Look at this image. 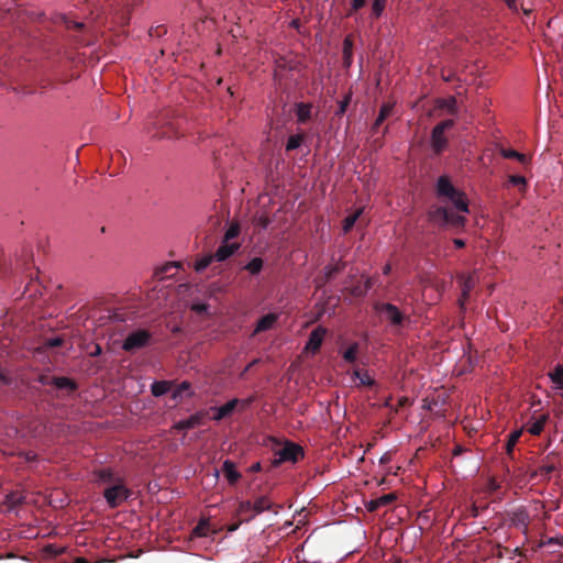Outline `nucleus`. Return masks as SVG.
Wrapping results in <instances>:
<instances>
[{"instance_id":"obj_1","label":"nucleus","mask_w":563,"mask_h":563,"mask_svg":"<svg viewBox=\"0 0 563 563\" xmlns=\"http://www.w3.org/2000/svg\"><path fill=\"white\" fill-rule=\"evenodd\" d=\"M437 194L443 201L450 202L454 210L440 206L430 211V219L441 225L461 228L465 223V216L470 212L466 196L453 186L446 176L439 177Z\"/></svg>"},{"instance_id":"obj_2","label":"nucleus","mask_w":563,"mask_h":563,"mask_svg":"<svg viewBox=\"0 0 563 563\" xmlns=\"http://www.w3.org/2000/svg\"><path fill=\"white\" fill-rule=\"evenodd\" d=\"M36 345L30 352H46L51 349H60L64 352H74L79 349L67 331H54L51 322H41L40 332L35 336Z\"/></svg>"},{"instance_id":"obj_3","label":"nucleus","mask_w":563,"mask_h":563,"mask_svg":"<svg viewBox=\"0 0 563 563\" xmlns=\"http://www.w3.org/2000/svg\"><path fill=\"white\" fill-rule=\"evenodd\" d=\"M152 335L150 332L143 329H139L130 332L125 338L121 340L113 339L111 350L123 349L131 351L135 349H142L150 344Z\"/></svg>"},{"instance_id":"obj_4","label":"nucleus","mask_w":563,"mask_h":563,"mask_svg":"<svg viewBox=\"0 0 563 563\" xmlns=\"http://www.w3.org/2000/svg\"><path fill=\"white\" fill-rule=\"evenodd\" d=\"M454 121L452 119L444 120L438 123L431 132L430 145L435 153H441L448 145L445 131L453 128Z\"/></svg>"},{"instance_id":"obj_5","label":"nucleus","mask_w":563,"mask_h":563,"mask_svg":"<svg viewBox=\"0 0 563 563\" xmlns=\"http://www.w3.org/2000/svg\"><path fill=\"white\" fill-rule=\"evenodd\" d=\"M452 466L462 476H471L475 474L479 468V460L474 454L460 455L452 459Z\"/></svg>"},{"instance_id":"obj_6","label":"nucleus","mask_w":563,"mask_h":563,"mask_svg":"<svg viewBox=\"0 0 563 563\" xmlns=\"http://www.w3.org/2000/svg\"><path fill=\"white\" fill-rule=\"evenodd\" d=\"M303 455L302 448L298 444L287 442L284 446L275 451V464L284 462H297Z\"/></svg>"},{"instance_id":"obj_7","label":"nucleus","mask_w":563,"mask_h":563,"mask_svg":"<svg viewBox=\"0 0 563 563\" xmlns=\"http://www.w3.org/2000/svg\"><path fill=\"white\" fill-rule=\"evenodd\" d=\"M280 317V311H271L262 316L255 323L252 336L275 330L278 327Z\"/></svg>"},{"instance_id":"obj_8","label":"nucleus","mask_w":563,"mask_h":563,"mask_svg":"<svg viewBox=\"0 0 563 563\" xmlns=\"http://www.w3.org/2000/svg\"><path fill=\"white\" fill-rule=\"evenodd\" d=\"M250 402H251V399L240 400L238 398H234L220 407L213 408V410H214L213 419L217 421H220L221 419L232 415V412L234 411V409L238 406H240L241 409H245L250 405Z\"/></svg>"},{"instance_id":"obj_9","label":"nucleus","mask_w":563,"mask_h":563,"mask_svg":"<svg viewBox=\"0 0 563 563\" xmlns=\"http://www.w3.org/2000/svg\"><path fill=\"white\" fill-rule=\"evenodd\" d=\"M104 498L110 507H117L128 498V490L122 485H114L106 489Z\"/></svg>"},{"instance_id":"obj_10","label":"nucleus","mask_w":563,"mask_h":563,"mask_svg":"<svg viewBox=\"0 0 563 563\" xmlns=\"http://www.w3.org/2000/svg\"><path fill=\"white\" fill-rule=\"evenodd\" d=\"M459 280L462 287V298L460 299V306L463 307L465 300L468 297L470 291L474 288V286L479 280V276L477 272H473L472 274H462L459 276Z\"/></svg>"},{"instance_id":"obj_11","label":"nucleus","mask_w":563,"mask_h":563,"mask_svg":"<svg viewBox=\"0 0 563 563\" xmlns=\"http://www.w3.org/2000/svg\"><path fill=\"white\" fill-rule=\"evenodd\" d=\"M379 313L386 321H388L393 325H399L404 319V316L400 312V310L391 303L382 305V307L379 308Z\"/></svg>"},{"instance_id":"obj_12","label":"nucleus","mask_w":563,"mask_h":563,"mask_svg":"<svg viewBox=\"0 0 563 563\" xmlns=\"http://www.w3.org/2000/svg\"><path fill=\"white\" fill-rule=\"evenodd\" d=\"M325 335V330L323 328H317L313 330L305 346V352H316L320 349L322 341Z\"/></svg>"},{"instance_id":"obj_13","label":"nucleus","mask_w":563,"mask_h":563,"mask_svg":"<svg viewBox=\"0 0 563 563\" xmlns=\"http://www.w3.org/2000/svg\"><path fill=\"white\" fill-rule=\"evenodd\" d=\"M239 249L236 243H230L222 241L220 246L217 249L213 257L217 262H224L229 257H231Z\"/></svg>"},{"instance_id":"obj_14","label":"nucleus","mask_w":563,"mask_h":563,"mask_svg":"<svg viewBox=\"0 0 563 563\" xmlns=\"http://www.w3.org/2000/svg\"><path fill=\"white\" fill-rule=\"evenodd\" d=\"M202 422H203V415L201 412H197L187 419H183V420L178 421L175 424V428L178 430H188V429H192L198 426H201Z\"/></svg>"},{"instance_id":"obj_15","label":"nucleus","mask_w":563,"mask_h":563,"mask_svg":"<svg viewBox=\"0 0 563 563\" xmlns=\"http://www.w3.org/2000/svg\"><path fill=\"white\" fill-rule=\"evenodd\" d=\"M25 500V496L19 492H11L5 495L4 505L8 511H14L18 505Z\"/></svg>"},{"instance_id":"obj_16","label":"nucleus","mask_w":563,"mask_h":563,"mask_svg":"<svg viewBox=\"0 0 563 563\" xmlns=\"http://www.w3.org/2000/svg\"><path fill=\"white\" fill-rule=\"evenodd\" d=\"M223 473L230 484H234L241 477V474L235 468V464L230 460L223 462Z\"/></svg>"},{"instance_id":"obj_17","label":"nucleus","mask_w":563,"mask_h":563,"mask_svg":"<svg viewBox=\"0 0 563 563\" xmlns=\"http://www.w3.org/2000/svg\"><path fill=\"white\" fill-rule=\"evenodd\" d=\"M192 395V390L190 384L187 382H183L178 385L172 394L174 400H181L184 398L190 397Z\"/></svg>"},{"instance_id":"obj_18","label":"nucleus","mask_w":563,"mask_h":563,"mask_svg":"<svg viewBox=\"0 0 563 563\" xmlns=\"http://www.w3.org/2000/svg\"><path fill=\"white\" fill-rule=\"evenodd\" d=\"M170 389V382L155 380L151 385V391L155 397H161L167 394Z\"/></svg>"},{"instance_id":"obj_19","label":"nucleus","mask_w":563,"mask_h":563,"mask_svg":"<svg viewBox=\"0 0 563 563\" xmlns=\"http://www.w3.org/2000/svg\"><path fill=\"white\" fill-rule=\"evenodd\" d=\"M51 384L60 390L71 391L76 388L75 383L67 377H55L51 380Z\"/></svg>"},{"instance_id":"obj_20","label":"nucleus","mask_w":563,"mask_h":563,"mask_svg":"<svg viewBox=\"0 0 563 563\" xmlns=\"http://www.w3.org/2000/svg\"><path fill=\"white\" fill-rule=\"evenodd\" d=\"M548 419V415H541L539 418H537L533 422L530 423V426L528 427V431L534 435L540 434Z\"/></svg>"},{"instance_id":"obj_21","label":"nucleus","mask_w":563,"mask_h":563,"mask_svg":"<svg viewBox=\"0 0 563 563\" xmlns=\"http://www.w3.org/2000/svg\"><path fill=\"white\" fill-rule=\"evenodd\" d=\"M438 107L446 109V111L451 114L457 113V104L455 97H449L438 100Z\"/></svg>"},{"instance_id":"obj_22","label":"nucleus","mask_w":563,"mask_h":563,"mask_svg":"<svg viewBox=\"0 0 563 563\" xmlns=\"http://www.w3.org/2000/svg\"><path fill=\"white\" fill-rule=\"evenodd\" d=\"M550 379L553 382L556 388H563V366L556 365L555 368L549 373Z\"/></svg>"},{"instance_id":"obj_23","label":"nucleus","mask_w":563,"mask_h":563,"mask_svg":"<svg viewBox=\"0 0 563 563\" xmlns=\"http://www.w3.org/2000/svg\"><path fill=\"white\" fill-rule=\"evenodd\" d=\"M394 499H395V495H393V494L383 495L374 500H371L368 503V508H369V510L377 509L382 506H385V505L391 503Z\"/></svg>"},{"instance_id":"obj_24","label":"nucleus","mask_w":563,"mask_h":563,"mask_svg":"<svg viewBox=\"0 0 563 563\" xmlns=\"http://www.w3.org/2000/svg\"><path fill=\"white\" fill-rule=\"evenodd\" d=\"M263 268V260L260 257L252 258L245 266L244 269H246L251 275H257Z\"/></svg>"},{"instance_id":"obj_25","label":"nucleus","mask_w":563,"mask_h":563,"mask_svg":"<svg viewBox=\"0 0 563 563\" xmlns=\"http://www.w3.org/2000/svg\"><path fill=\"white\" fill-rule=\"evenodd\" d=\"M311 113V107L306 103H299L297 106V118L300 123L307 121Z\"/></svg>"},{"instance_id":"obj_26","label":"nucleus","mask_w":563,"mask_h":563,"mask_svg":"<svg viewBox=\"0 0 563 563\" xmlns=\"http://www.w3.org/2000/svg\"><path fill=\"white\" fill-rule=\"evenodd\" d=\"M214 260L213 255L208 254L203 255L202 257L198 258L195 263V269L196 272H203Z\"/></svg>"},{"instance_id":"obj_27","label":"nucleus","mask_w":563,"mask_h":563,"mask_svg":"<svg viewBox=\"0 0 563 563\" xmlns=\"http://www.w3.org/2000/svg\"><path fill=\"white\" fill-rule=\"evenodd\" d=\"M255 514H262L265 510L271 509V503L266 497H260L252 504Z\"/></svg>"},{"instance_id":"obj_28","label":"nucleus","mask_w":563,"mask_h":563,"mask_svg":"<svg viewBox=\"0 0 563 563\" xmlns=\"http://www.w3.org/2000/svg\"><path fill=\"white\" fill-rule=\"evenodd\" d=\"M361 213H362V209H358L353 214L347 216L343 220V231L345 233L349 232L353 228L354 223L356 222V220L358 219Z\"/></svg>"},{"instance_id":"obj_29","label":"nucleus","mask_w":563,"mask_h":563,"mask_svg":"<svg viewBox=\"0 0 563 563\" xmlns=\"http://www.w3.org/2000/svg\"><path fill=\"white\" fill-rule=\"evenodd\" d=\"M386 2H387V0H373V3H372V16L373 18L377 19L383 14L384 9L386 7Z\"/></svg>"},{"instance_id":"obj_30","label":"nucleus","mask_w":563,"mask_h":563,"mask_svg":"<svg viewBox=\"0 0 563 563\" xmlns=\"http://www.w3.org/2000/svg\"><path fill=\"white\" fill-rule=\"evenodd\" d=\"M352 46H353L352 41L349 37H346L343 42V56H344V62L347 66L351 64Z\"/></svg>"},{"instance_id":"obj_31","label":"nucleus","mask_w":563,"mask_h":563,"mask_svg":"<svg viewBox=\"0 0 563 563\" xmlns=\"http://www.w3.org/2000/svg\"><path fill=\"white\" fill-rule=\"evenodd\" d=\"M209 305L206 302L196 301L191 303V310L198 316L209 314Z\"/></svg>"},{"instance_id":"obj_32","label":"nucleus","mask_w":563,"mask_h":563,"mask_svg":"<svg viewBox=\"0 0 563 563\" xmlns=\"http://www.w3.org/2000/svg\"><path fill=\"white\" fill-rule=\"evenodd\" d=\"M501 155L505 158H516L521 163H526V161H527L526 155H523L517 151H514V150H501Z\"/></svg>"},{"instance_id":"obj_33","label":"nucleus","mask_w":563,"mask_h":563,"mask_svg":"<svg viewBox=\"0 0 563 563\" xmlns=\"http://www.w3.org/2000/svg\"><path fill=\"white\" fill-rule=\"evenodd\" d=\"M302 143V137L300 135H290L286 143V150L292 151L298 148Z\"/></svg>"},{"instance_id":"obj_34","label":"nucleus","mask_w":563,"mask_h":563,"mask_svg":"<svg viewBox=\"0 0 563 563\" xmlns=\"http://www.w3.org/2000/svg\"><path fill=\"white\" fill-rule=\"evenodd\" d=\"M444 404V398L438 397L434 400L424 399L422 404V408L427 410H434L438 407H441Z\"/></svg>"},{"instance_id":"obj_35","label":"nucleus","mask_w":563,"mask_h":563,"mask_svg":"<svg viewBox=\"0 0 563 563\" xmlns=\"http://www.w3.org/2000/svg\"><path fill=\"white\" fill-rule=\"evenodd\" d=\"M240 233V228L238 224L233 223L231 224L225 233H224V238H223V241L225 242H230L232 239L236 238Z\"/></svg>"},{"instance_id":"obj_36","label":"nucleus","mask_w":563,"mask_h":563,"mask_svg":"<svg viewBox=\"0 0 563 563\" xmlns=\"http://www.w3.org/2000/svg\"><path fill=\"white\" fill-rule=\"evenodd\" d=\"M354 375L360 379L363 385H372L373 379L367 371L356 369Z\"/></svg>"},{"instance_id":"obj_37","label":"nucleus","mask_w":563,"mask_h":563,"mask_svg":"<svg viewBox=\"0 0 563 563\" xmlns=\"http://www.w3.org/2000/svg\"><path fill=\"white\" fill-rule=\"evenodd\" d=\"M522 433V429H519V430H516L514 431L510 435H509V439L507 441V451L508 453H510L514 449V446L516 445L519 437L521 435Z\"/></svg>"},{"instance_id":"obj_38","label":"nucleus","mask_w":563,"mask_h":563,"mask_svg":"<svg viewBox=\"0 0 563 563\" xmlns=\"http://www.w3.org/2000/svg\"><path fill=\"white\" fill-rule=\"evenodd\" d=\"M527 514L525 511V509L522 508H518L515 512H514V521L517 522V525H521V526H525L526 525V520H527Z\"/></svg>"},{"instance_id":"obj_39","label":"nucleus","mask_w":563,"mask_h":563,"mask_svg":"<svg viewBox=\"0 0 563 563\" xmlns=\"http://www.w3.org/2000/svg\"><path fill=\"white\" fill-rule=\"evenodd\" d=\"M390 111H391L390 106H388V104L383 106L379 111V115L376 119L375 124L379 125L385 120V118L389 114Z\"/></svg>"},{"instance_id":"obj_40","label":"nucleus","mask_w":563,"mask_h":563,"mask_svg":"<svg viewBox=\"0 0 563 563\" xmlns=\"http://www.w3.org/2000/svg\"><path fill=\"white\" fill-rule=\"evenodd\" d=\"M209 522L208 521H201L194 530V533L198 537H205L207 536V528Z\"/></svg>"},{"instance_id":"obj_41","label":"nucleus","mask_w":563,"mask_h":563,"mask_svg":"<svg viewBox=\"0 0 563 563\" xmlns=\"http://www.w3.org/2000/svg\"><path fill=\"white\" fill-rule=\"evenodd\" d=\"M509 183L514 186H522L523 188L526 187V184H527V180L523 176H519V175H512L509 177Z\"/></svg>"},{"instance_id":"obj_42","label":"nucleus","mask_w":563,"mask_h":563,"mask_svg":"<svg viewBox=\"0 0 563 563\" xmlns=\"http://www.w3.org/2000/svg\"><path fill=\"white\" fill-rule=\"evenodd\" d=\"M351 101V95H346L340 102L336 114H343L346 111V108Z\"/></svg>"},{"instance_id":"obj_43","label":"nucleus","mask_w":563,"mask_h":563,"mask_svg":"<svg viewBox=\"0 0 563 563\" xmlns=\"http://www.w3.org/2000/svg\"><path fill=\"white\" fill-rule=\"evenodd\" d=\"M253 510V506L251 501H242L239 506V514L247 512Z\"/></svg>"},{"instance_id":"obj_44","label":"nucleus","mask_w":563,"mask_h":563,"mask_svg":"<svg viewBox=\"0 0 563 563\" xmlns=\"http://www.w3.org/2000/svg\"><path fill=\"white\" fill-rule=\"evenodd\" d=\"M60 19L63 20L64 24L67 27H78L79 29V27L82 26V23H80V22H73L68 18H66L65 15H62Z\"/></svg>"},{"instance_id":"obj_45","label":"nucleus","mask_w":563,"mask_h":563,"mask_svg":"<svg viewBox=\"0 0 563 563\" xmlns=\"http://www.w3.org/2000/svg\"><path fill=\"white\" fill-rule=\"evenodd\" d=\"M366 0H351V10L357 11L364 7Z\"/></svg>"},{"instance_id":"obj_46","label":"nucleus","mask_w":563,"mask_h":563,"mask_svg":"<svg viewBox=\"0 0 563 563\" xmlns=\"http://www.w3.org/2000/svg\"><path fill=\"white\" fill-rule=\"evenodd\" d=\"M556 468L554 464H548L542 466L539 472L544 473V475H548L549 473L553 472Z\"/></svg>"},{"instance_id":"obj_47","label":"nucleus","mask_w":563,"mask_h":563,"mask_svg":"<svg viewBox=\"0 0 563 563\" xmlns=\"http://www.w3.org/2000/svg\"><path fill=\"white\" fill-rule=\"evenodd\" d=\"M98 476L100 478V481L104 482L107 481V478L110 477V471L109 470H101L98 472Z\"/></svg>"},{"instance_id":"obj_48","label":"nucleus","mask_w":563,"mask_h":563,"mask_svg":"<svg viewBox=\"0 0 563 563\" xmlns=\"http://www.w3.org/2000/svg\"><path fill=\"white\" fill-rule=\"evenodd\" d=\"M505 2L507 3V5L512 10V11H518L519 10V5L517 3V0H505Z\"/></svg>"},{"instance_id":"obj_49","label":"nucleus","mask_w":563,"mask_h":563,"mask_svg":"<svg viewBox=\"0 0 563 563\" xmlns=\"http://www.w3.org/2000/svg\"><path fill=\"white\" fill-rule=\"evenodd\" d=\"M372 287V283H371V279L367 278L366 282H365V286H364V289L363 290H360L358 291V295H362V294H365L366 291H368Z\"/></svg>"},{"instance_id":"obj_50","label":"nucleus","mask_w":563,"mask_h":563,"mask_svg":"<svg viewBox=\"0 0 563 563\" xmlns=\"http://www.w3.org/2000/svg\"><path fill=\"white\" fill-rule=\"evenodd\" d=\"M23 456H24L25 461H27V462L35 460V454L32 452H25V453H23Z\"/></svg>"},{"instance_id":"obj_51","label":"nucleus","mask_w":563,"mask_h":563,"mask_svg":"<svg viewBox=\"0 0 563 563\" xmlns=\"http://www.w3.org/2000/svg\"><path fill=\"white\" fill-rule=\"evenodd\" d=\"M344 355V358L347 361V362H353L355 361V356L356 354H350V353H346V354H343Z\"/></svg>"},{"instance_id":"obj_52","label":"nucleus","mask_w":563,"mask_h":563,"mask_svg":"<svg viewBox=\"0 0 563 563\" xmlns=\"http://www.w3.org/2000/svg\"><path fill=\"white\" fill-rule=\"evenodd\" d=\"M211 475H212L213 481H214V482H217V481H218V478H219V476H220V472H219V470H218V468H214V470L212 471Z\"/></svg>"},{"instance_id":"obj_53","label":"nucleus","mask_w":563,"mask_h":563,"mask_svg":"<svg viewBox=\"0 0 563 563\" xmlns=\"http://www.w3.org/2000/svg\"><path fill=\"white\" fill-rule=\"evenodd\" d=\"M453 453H454L453 457H456V455H457V454H460V455H464V454H463V449H462L460 445H457V446L454 449V452H453Z\"/></svg>"},{"instance_id":"obj_54","label":"nucleus","mask_w":563,"mask_h":563,"mask_svg":"<svg viewBox=\"0 0 563 563\" xmlns=\"http://www.w3.org/2000/svg\"><path fill=\"white\" fill-rule=\"evenodd\" d=\"M390 271H391V266H390V264H386V265L383 267V274H384V275L389 274V273H390Z\"/></svg>"},{"instance_id":"obj_55","label":"nucleus","mask_w":563,"mask_h":563,"mask_svg":"<svg viewBox=\"0 0 563 563\" xmlns=\"http://www.w3.org/2000/svg\"><path fill=\"white\" fill-rule=\"evenodd\" d=\"M462 360H467L473 365L472 354H462Z\"/></svg>"},{"instance_id":"obj_56","label":"nucleus","mask_w":563,"mask_h":563,"mask_svg":"<svg viewBox=\"0 0 563 563\" xmlns=\"http://www.w3.org/2000/svg\"><path fill=\"white\" fill-rule=\"evenodd\" d=\"M454 244L456 247H463L465 243L463 240L456 239L454 240Z\"/></svg>"},{"instance_id":"obj_57","label":"nucleus","mask_w":563,"mask_h":563,"mask_svg":"<svg viewBox=\"0 0 563 563\" xmlns=\"http://www.w3.org/2000/svg\"><path fill=\"white\" fill-rule=\"evenodd\" d=\"M90 352H102V349L99 344H93V350H91Z\"/></svg>"},{"instance_id":"obj_58","label":"nucleus","mask_w":563,"mask_h":563,"mask_svg":"<svg viewBox=\"0 0 563 563\" xmlns=\"http://www.w3.org/2000/svg\"><path fill=\"white\" fill-rule=\"evenodd\" d=\"M452 372H453V374L462 375L464 373V369L463 368H454Z\"/></svg>"},{"instance_id":"obj_59","label":"nucleus","mask_w":563,"mask_h":563,"mask_svg":"<svg viewBox=\"0 0 563 563\" xmlns=\"http://www.w3.org/2000/svg\"><path fill=\"white\" fill-rule=\"evenodd\" d=\"M238 528H239V525H233V526L229 527L228 531L233 532V531L238 530Z\"/></svg>"},{"instance_id":"obj_60","label":"nucleus","mask_w":563,"mask_h":563,"mask_svg":"<svg viewBox=\"0 0 563 563\" xmlns=\"http://www.w3.org/2000/svg\"><path fill=\"white\" fill-rule=\"evenodd\" d=\"M332 272H333V269L331 267H329V266L325 267L327 276H331Z\"/></svg>"},{"instance_id":"obj_61","label":"nucleus","mask_w":563,"mask_h":563,"mask_svg":"<svg viewBox=\"0 0 563 563\" xmlns=\"http://www.w3.org/2000/svg\"><path fill=\"white\" fill-rule=\"evenodd\" d=\"M261 468L260 463H256L252 466V471H258Z\"/></svg>"},{"instance_id":"obj_62","label":"nucleus","mask_w":563,"mask_h":563,"mask_svg":"<svg viewBox=\"0 0 563 563\" xmlns=\"http://www.w3.org/2000/svg\"><path fill=\"white\" fill-rule=\"evenodd\" d=\"M345 352H349V353L356 352V346H350Z\"/></svg>"},{"instance_id":"obj_63","label":"nucleus","mask_w":563,"mask_h":563,"mask_svg":"<svg viewBox=\"0 0 563 563\" xmlns=\"http://www.w3.org/2000/svg\"><path fill=\"white\" fill-rule=\"evenodd\" d=\"M76 563H86V562H85V560H84V559L78 558V559L76 560Z\"/></svg>"},{"instance_id":"obj_64","label":"nucleus","mask_w":563,"mask_h":563,"mask_svg":"<svg viewBox=\"0 0 563 563\" xmlns=\"http://www.w3.org/2000/svg\"><path fill=\"white\" fill-rule=\"evenodd\" d=\"M0 349H7V345H5V343H4L2 340H1V346H0Z\"/></svg>"}]
</instances>
